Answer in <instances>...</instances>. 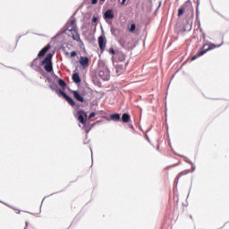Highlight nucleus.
<instances>
[{"mask_svg": "<svg viewBox=\"0 0 229 229\" xmlns=\"http://www.w3.org/2000/svg\"><path fill=\"white\" fill-rule=\"evenodd\" d=\"M66 30L68 31L69 37H72L76 42H80V34L78 33V27H76V20L72 19L67 23Z\"/></svg>", "mask_w": 229, "mask_h": 229, "instance_id": "nucleus-1", "label": "nucleus"}, {"mask_svg": "<svg viewBox=\"0 0 229 229\" xmlns=\"http://www.w3.org/2000/svg\"><path fill=\"white\" fill-rule=\"evenodd\" d=\"M79 62L82 67H87L89 65V57L81 56Z\"/></svg>", "mask_w": 229, "mask_h": 229, "instance_id": "nucleus-12", "label": "nucleus"}, {"mask_svg": "<svg viewBox=\"0 0 229 229\" xmlns=\"http://www.w3.org/2000/svg\"><path fill=\"white\" fill-rule=\"evenodd\" d=\"M136 28H137V26L134 23L131 24V27L129 28L130 33H133V31H135Z\"/></svg>", "mask_w": 229, "mask_h": 229, "instance_id": "nucleus-20", "label": "nucleus"}, {"mask_svg": "<svg viewBox=\"0 0 229 229\" xmlns=\"http://www.w3.org/2000/svg\"><path fill=\"white\" fill-rule=\"evenodd\" d=\"M65 56H69V52H65Z\"/></svg>", "mask_w": 229, "mask_h": 229, "instance_id": "nucleus-28", "label": "nucleus"}, {"mask_svg": "<svg viewBox=\"0 0 229 229\" xmlns=\"http://www.w3.org/2000/svg\"><path fill=\"white\" fill-rule=\"evenodd\" d=\"M110 119L112 121H119L121 119V114H111Z\"/></svg>", "mask_w": 229, "mask_h": 229, "instance_id": "nucleus-16", "label": "nucleus"}, {"mask_svg": "<svg viewBox=\"0 0 229 229\" xmlns=\"http://www.w3.org/2000/svg\"><path fill=\"white\" fill-rule=\"evenodd\" d=\"M101 1V3H105V0H100Z\"/></svg>", "mask_w": 229, "mask_h": 229, "instance_id": "nucleus-29", "label": "nucleus"}, {"mask_svg": "<svg viewBox=\"0 0 229 229\" xmlns=\"http://www.w3.org/2000/svg\"><path fill=\"white\" fill-rule=\"evenodd\" d=\"M182 174H189V171H184V172H182L179 176H182Z\"/></svg>", "mask_w": 229, "mask_h": 229, "instance_id": "nucleus-25", "label": "nucleus"}, {"mask_svg": "<svg viewBox=\"0 0 229 229\" xmlns=\"http://www.w3.org/2000/svg\"><path fill=\"white\" fill-rule=\"evenodd\" d=\"M98 75L104 80V81H108V80H110V70L108 69V66H102L99 70Z\"/></svg>", "mask_w": 229, "mask_h": 229, "instance_id": "nucleus-4", "label": "nucleus"}, {"mask_svg": "<svg viewBox=\"0 0 229 229\" xmlns=\"http://www.w3.org/2000/svg\"><path fill=\"white\" fill-rule=\"evenodd\" d=\"M51 49V44H47L45 47H43L38 56V58H42V56H44L46 55V53H47L49 50Z\"/></svg>", "mask_w": 229, "mask_h": 229, "instance_id": "nucleus-9", "label": "nucleus"}, {"mask_svg": "<svg viewBox=\"0 0 229 229\" xmlns=\"http://www.w3.org/2000/svg\"><path fill=\"white\" fill-rule=\"evenodd\" d=\"M217 47H221V44L220 45H216L214 43L204 44L202 47L199 50L198 54L192 56L191 60H196V58H199V56H203V55H205V53H208V51H212V49H216Z\"/></svg>", "mask_w": 229, "mask_h": 229, "instance_id": "nucleus-2", "label": "nucleus"}, {"mask_svg": "<svg viewBox=\"0 0 229 229\" xmlns=\"http://www.w3.org/2000/svg\"><path fill=\"white\" fill-rule=\"evenodd\" d=\"M131 120V116L128 113H124L122 115L123 123H130Z\"/></svg>", "mask_w": 229, "mask_h": 229, "instance_id": "nucleus-13", "label": "nucleus"}, {"mask_svg": "<svg viewBox=\"0 0 229 229\" xmlns=\"http://www.w3.org/2000/svg\"><path fill=\"white\" fill-rule=\"evenodd\" d=\"M91 4H98V0H91Z\"/></svg>", "mask_w": 229, "mask_h": 229, "instance_id": "nucleus-26", "label": "nucleus"}, {"mask_svg": "<svg viewBox=\"0 0 229 229\" xmlns=\"http://www.w3.org/2000/svg\"><path fill=\"white\" fill-rule=\"evenodd\" d=\"M77 53H76V51H72V52H71V54H70V58H74V56H77Z\"/></svg>", "mask_w": 229, "mask_h": 229, "instance_id": "nucleus-21", "label": "nucleus"}, {"mask_svg": "<svg viewBox=\"0 0 229 229\" xmlns=\"http://www.w3.org/2000/svg\"><path fill=\"white\" fill-rule=\"evenodd\" d=\"M72 80L74 83H81V79L80 78V74L78 73H73Z\"/></svg>", "mask_w": 229, "mask_h": 229, "instance_id": "nucleus-15", "label": "nucleus"}, {"mask_svg": "<svg viewBox=\"0 0 229 229\" xmlns=\"http://www.w3.org/2000/svg\"><path fill=\"white\" fill-rule=\"evenodd\" d=\"M77 115L79 123L85 126L87 124V113L84 110L81 109L77 112Z\"/></svg>", "mask_w": 229, "mask_h": 229, "instance_id": "nucleus-5", "label": "nucleus"}, {"mask_svg": "<svg viewBox=\"0 0 229 229\" xmlns=\"http://www.w3.org/2000/svg\"><path fill=\"white\" fill-rule=\"evenodd\" d=\"M92 117H96V113L94 112L90 113L89 119H92Z\"/></svg>", "mask_w": 229, "mask_h": 229, "instance_id": "nucleus-22", "label": "nucleus"}, {"mask_svg": "<svg viewBox=\"0 0 229 229\" xmlns=\"http://www.w3.org/2000/svg\"><path fill=\"white\" fill-rule=\"evenodd\" d=\"M105 19H114V11L112 10H107L105 14H104Z\"/></svg>", "mask_w": 229, "mask_h": 229, "instance_id": "nucleus-14", "label": "nucleus"}, {"mask_svg": "<svg viewBox=\"0 0 229 229\" xmlns=\"http://www.w3.org/2000/svg\"><path fill=\"white\" fill-rule=\"evenodd\" d=\"M126 3V0H122V4H124Z\"/></svg>", "mask_w": 229, "mask_h": 229, "instance_id": "nucleus-27", "label": "nucleus"}, {"mask_svg": "<svg viewBox=\"0 0 229 229\" xmlns=\"http://www.w3.org/2000/svg\"><path fill=\"white\" fill-rule=\"evenodd\" d=\"M183 13H185V8L181 7L178 10V17H182V15H183Z\"/></svg>", "mask_w": 229, "mask_h": 229, "instance_id": "nucleus-18", "label": "nucleus"}, {"mask_svg": "<svg viewBox=\"0 0 229 229\" xmlns=\"http://www.w3.org/2000/svg\"><path fill=\"white\" fill-rule=\"evenodd\" d=\"M58 85H59L60 87H62V89H65V87H67V83L64 82V81L62 80V79H59V80H58Z\"/></svg>", "mask_w": 229, "mask_h": 229, "instance_id": "nucleus-17", "label": "nucleus"}, {"mask_svg": "<svg viewBox=\"0 0 229 229\" xmlns=\"http://www.w3.org/2000/svg\"><path fill=\"white\" fill-rule=\"evenodd\" d=\"M124 60H126V55L121 52H119L118 54H116V61L120 64H123V62H124Z\"/></svg>", "mask_w": 229, "mask_h": 229, "instance_id": "nucleus-11", "label": "nucleus"}, {"mask_svg": "<svg viewBox=\"0 0 229 229\" xmlns=\"http://www.w3.org/2000/svg\"><path fill=\"white\" fill-rule=\"evenodd\" d=\"M57 94L59 96H63L64 98L67 101V103H69V105H71V106H76V102H74V99L71 98V97H69L64 90L59 89Z\"/></svg>", "mask_w": 229, "mask_h": 229, "instance_id": "nucleus-6", "label": "nucleus"}, {"mask_svg": "<svg viewBox=\"0 0 229 229\" xmlns=\"http://www.w3.org/2000/svg\"><path fill=\"white\" fill-rule=\"evenodd\" d=\"M71 92L74 99H76V101H80V103H85V98L81 97V95L80 94V92H78V90H72Z\"/></svg>", "mask_w": 229, "mask_h": 229, "instance_id": "nucleus-8", "label": "nucleus"}, {"mask_svg": "<svg viewBox=\"0 0 229 229\" xmlns=\"http://www.w3.org/2000/svg\"><path fill=\"white\" fill-rule=\"evenodd\" d=\"M98 46L101 51H105V47H106V41H105V38L103 36L98 38Z\"/></svg>", "mask_w": 229, "mask_h": 229, "instance_id": "nucleus-10", "label": "nucleus"}, {"mask_svg": "<svg viewBox=\"0 0 229 229\" xmlns=\"http://www.w3.org/2000/svg\"><path fill=\"white\" fill-rule=\"evenodd\" d=\"M203 38H205V34H203Z\"/></svg>", "mask_w": 229, "mask_h": 229, "instance_id": "nucleus-30", "label": "nucleus"}, {"mask_svg": "<svg viewBox=\"0 0 229 229\" xmlns=\"http://www.w3.org/2000/svg\"><path fill=\"white\" fill-rule=\"evenodd\" d=\"M52 59L53 54L49 53L42 61V64L45 65V71H47V72H51L53 71V62L51 61Z\"/></svg>", "mask_w": 229, "mask_h": 229, "instance_id": "nucleus-3", "label": "nucleus"}, {"mask_svg": "<svg viewBox=\"0 0 229 229\" xmlns=\"http://www.w3.org/2000/svg\"><path fill=\"white\" fill-rule=\"evenodd\" d=\"M119 42L123 47H126V46H128V43H126V39L124 38H121Z\"/></svg>", "mask_w": 229, "mask_h": 229, "instance_id": "nucleus-19", "label": "nucleus"}, {"mask_svg": "<svg viewBox=\"0 0 229 229\" xmlns=\"http://www.w3.org/2000/svg\"><path fill=\"white\" fill-rule=\"evenodd\" d=\"M126 63H117L115 65L116 69V74L117 76H121V74H123L124 71H126Z\"/></svg>", "mask_w": 229, "mask_h": 229, "instance_id": "nucleus-7", "label": "nucleus"}, {"mask_svg": "<svg viewBox=\"0 0 229 229\" xmlns=\"http://www.w3.org/2000/svg\"><path fill=\"white\" fill-rule=\"evenodd\" d=\"M92 22L96 23L98 22V17L94 16L91 20Z\"/></svg>", "mask_w": 229, "mask_h": 229, "instance_id": "nucleus-24", "label": "nucleus"}, {"mask_svg": "<svg viewBox=\"0 0 229 229\" xmlns=\"http://www.w3.org/2000/svg\"><path fill=\"white\" fill-rule=\"evenodd\" d=\"M109 53H111V55H115V50H114V47L109 49Z\"/></svg>", "mask_w": 229, "mask_h": 229, "instance_id": "nucleus-23", "label": "nucleus"}]
</instances>
